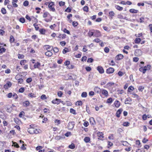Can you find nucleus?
I'll use <instances>...</instances> for the list:
<instances>
[{"label":"nucleus","mask_w":152,"mask_h":152,"mask_svg":"<svg viewBox=\"0 0 152 152\" xmlns=\"http://www.w3.org/2000/svg\"><path fill=\"white\" fill-rule=\"evenodd\" d=\"M123 110L122 108L118 110L116 113V115L117 117L119 118L120 117V115Z\"/></svg>","instance_id":"9d476101"},{"label":"nucleus","mask_w":152,"mask_h":152,"mask_svg":"<svg viewBox=\"0 0 152 152\" xmlns=\"http://www.w3.org/2000/svg\"><path fill=\"white\" fill-rule=\"evenodd\" d=\"M39 129H37L34 128V134H37L39 133Z\"/></svg>","instance_id":"13d9d810"},{"label":"nucleus","mask_w":152,"mask_h":152,"mask_svg":"<svg viewBox=\"0 0 152 152\" xmlns=\"http://www.w3.org/2000/svg\"><path fill=\"white\" fill-rule=\"evenodd\" d=\"M40 63L39 62H37L35 63L34 66V68H39V67L40 66Z\"/></svg>","instance_id":"4be33fe9"},{"label":"nucleus","mask_w":152,"mask_h":152,"mask_svg":"<svg viewBox=\"0 0 152 152\" xmlns=\"http://www.w3.org/2000/svg\"><path fill=\"white\" fill-rule=\"evenodd\" d=\"M88 8L87 6H85L83 8V10L84 11L88 12Z\"/></svg>","instance_id":"de8ad7c7"},{"label":"nucleus","mask_w":152,"mask_h":152,"mask_svg":"<svg viewBox=\"0 0 152 152\" xmlns=\"http://www.w3.org/2000/svg\"><path fill=\"white\" fill-rule=\"evenodd\" d=\"M129 12L132 13H136L138 12V11L137 10H135L133 9H132L129 10Z\"/></svg>","instance_id":"5701e85b"},{"label":"nucleus","mask_w":152,"mask_h":152,"mask_svg":"<svg viewBox=\"0 0 152 152\" xmlns=\"http://www.w3.org/2000/svg\"><path fill=\"white\" fill-rule=\"evenodd\" d=\"M61 102V100L58 99H56L52 101V103L53 104H58Z\"/></svg>","instance_id":"6e6552de"},{"label":"nucleus","mask_w":152,"mask_h":152,"mask_svg":"<svg viewBox=\"0 0 152 152\" xmlns=\"http://www.w3.org/2000/svg\"><path fill=\"white\" fill-rule=\"evenodd\" d=\"M32 80V78L31 77L27 78L26 80V81L27 83H30L31 82Z\"/></svg>","instance_id":"052dcab7"},{"label":"nucleus","mask_w":152,"mask_h":152,"mask_svg":"<svg viewBox=\"0 0 152 152\" xmlns=\"http://www.w3.org/2000/svg\"><path fill=\"white\" fill-rule=\"evenodd\" d=\"M12 142L13 145V146L14 147H16L17 148H19L20 147H19V145L18 144L17 142H14L13 141H12Z\"/></svg>","instance_id":"2f4dec72"},{"label":"nucleus","mask_w":152,"mask_h":152,"mask_svg":"<svg viewBox=\"0 0 152 152\" xmlns=\"http://www.w3.org/2000/svg\"><path fill=\"white\" fill-rule=\"evenodd\" d=\"M24 114H25L24 112L23 111H22L19 114V116L20 118H21L22 117L23 115H24Z\"/></svg>","instance_id":"5fc2aeb1"},{"label":"nucleus","mask_w":152,"mask_h":152,"mask_svg":"<svg viewBox=\"0 0 152 152\" xmlns=\"http://www.w3.org/2000/svg\"><path fill=\"white\" fill-rule=\"evenodd\" d=\"M64 32L65 33H66L68 34H70V32L69 31L67 30L66 28H64Z\"/></svg>","instance_id":"4d7b16f0"},{"label":"nucleus","mask_w":152,"mask_h":152,"mask_svg":"<svg viewBox=\"0 0 152 152\" xmlns=\"http://www.w3.org/2000/svg\"><path fill=\"white\" fill-rule=\"evenodd\" d=\"M29 2L28 1L26 0L24 1L23 3V5L24 6H27L28 5Z\"/></svg>","instance_id":"a18cd8bd"},{"label":"nucleus","mask_w":152,"mask_h":152,"mask_svg":"<svg viewBox=\"0 0 152 152\" xmlns=\"http://www.w3.org/2000/svg\"><path fill=\"white\" fill-rule=\"evenodd\" d=\"M53 50L54 52L55 53H57L59 51V49L58 48L55 47L54 48H53L52 50Z\"/></svg>","instance_id":"4c0bfd02"},{"label":"nucleus","mask_w":152,"mask_h":152,"mask_svg":"<svg viewBox=\"0 0 152 152\" xmlns=\"http://www.w3.org/2000/svg\"><path fill=\"white\" fill-rule=\"evenodd\" d=\"M94 61V60L92 58H88L87 60V62L88 63H92Z\"/></svg>","instance_id":"3c124183"},{"label":"nucleus","mask_w":152,"mask_h":152,"mask_svg":"<svg viewBox=\"0 0 152 152\" xmlns=\"http://www.w3.org/2000/svg\"><path fill=\"white\" fill-rule=\"evenodd\" d=\"M101 92L102 94L106 97H107L108 96V92L107 90L102 89H101Z\"/></svg>","instance_id":"1a4fd4ad"},{"label":"nucleus","mask_w":152,"mask_h":152,"mask_svg":"<svg viewBox=\"0 0 152 152\" xmlns=\"http://www.w3.org/2000/svg\"><path fill=\"white\" fill-rule=\"evenodd\" d=\"M90 122L92 125H94L95 124V121L93 118L91 117L90 118Z\"/></svg>","instance_id":"412c9836"},{"label":"nucleus","mask_w":152,"mask_h":152,"mask_svg":"<svg viewBox=\"0 0 152 152\" xmlns=\"http://www.w3.org/2000/svg\"><path fill=\"white\" fill-rule=\"evenodd\" d=\"M25 90V89L24 88L22 87L20 88L19 90V92L20 93H23Z\"/></svg>","instance_id":"864d4df0"},{"label":"nucleus","mask_w":152,"mask_h":152,"mask_svg":"<svg viewBox=\"0 0 152 152\" xmlns=\"http://www.w3.org/2000/svg\"><path fill=\"white\" fill-rule=\"evenodd\" d=\"M39 31L41 34H44L45 33V29L42 28L39 29Z\"/></svg>","instance_id":"c756f323"},{"label":"nucleus","mask_w":152,"mask_h":152,"mask_svg":"<svg viewBox=\"0 0 152 152\" xmlns=\"http://www.w3.org/2000/svg\"><path fill=\"white\" fill-rule=\"evenodd\" d=\"M30 104V103L29 101H26L23 102V106L25 107H27Z\"/></svg>","instance_id":"2eb2a0df"},{"label":"nucleus","mask_w":152,"mask_h":152,"mask_svg":"<svg viewBox=\"0 0 152 152\" xmlns=\"http://www.w3.org/2000/svg\"><path fill=\"white\" fill-rule=\"evenodd\" d=\"M70 112L74 114L75 115L76 114L75 110L72 108H71L70 110Z\"/></svg>","instance_id":"f704fd0d"},{"label":"nucleus","mask_w":152,"mask_h":152,"mask_svg":"<svg viewBox=\"0 0 152 152\" xmlns=\"http://www.w3.org/2000/svg\"><path fill=\"white\" fill-rule=\"evenodd\" d=\"M51 51H52V50H50L48 51L45 53V55L48 57L51 56L53 55V53L51 52Z\"/></svg>","instance_id":"dca6fc26"},{"label":"nucleus","mask_w":152,"mask_h":152,"mask_svg":"<svg viewBox=\"0 0 152 152\" xmlns=\"http://www.w3.org/2000/svg\"><path fill=\"white\" fill-rule=\"evenodd\" d=\"M139 58H138L137 57H134L133 58V60L134 61L136 62H137L139 60Z\"/></svg>","instance_id":"69168bd1"},{"label":"nucleus","mask_w":152,"mask_h":152,"mask_svg":"<svg viewBox=\"0 0 152 152\" xmlns=\"http://www.w3.org/2000/svg\"><path fill=\"white\" fill-rule=\"evenodd\" d=\"M104 51L106 53H108L109 51V49L108 47H105L104 49Z\"/></svg>","instance_id":"774afa93"},{"label":"nucleus","mask_w":152,"mask_h":152,"mask_svg":"<svg viewBox=\"0 0 152 152\" xmlns=\"http://www.w3.org/2000/svg\"><path fill=\"white\" fill-rule=\"evenodd\" d=\"M115 13L113 11H111L109 12V16L111 17V19H112L113 17L114 16Z\"/></svg>","instance_id":"bb28decb"},{"label":"nucleus","mask_w":152,"mask_h":152,"mask_svg":"<svg viewBox=\"0 0 152 152\" xmlns=\"http://www.w3.org/2000/svg\"><path fill=\"white\" fill-rule=\"evenodd\" d=\"M129 123L128 122H125L123 123V125L124 126H129Z\"/></svg>","instance_id":"c03bdc74"},{"label":"nucleus","mask_w":152,"mask_h":152,"mask_svg":"<svg viewBox=\"0 0 152 152\" xmlns=\"http://www.w3.org/2000/svg\"><path fill=\"white\" fill-rule=\"evenodd\" d=\"M97 69L99 72L100 74H102L104 72V70L103 68L101 66H98L97 67Z\"/></svg>","instance_id":"423d86ee"},{"label":"nucleus","mask_w":152,"mask_h":152,"mask_svg":"<svg viewBox=\"0 0 152 152\" xmlns=\"http://www.w3.org/2000/svg\"><path fill=\"white\" fill-rule=\"evenodd\" d=\"M19 21L22 23H23L25 22V20L24 18H20L19 19Z\"/></svg>","instance_id":"09e8293b"},{"label":"nucleus","mask_w":152,"mask_h":152,"mask_svg":"<svg viewBox=\"0 0 152 152\" xmlns=\"http://www.w3.org/2000/svg\"><path fill=\"white\" fill-rule=\"evenodd\" d=\"M114 104L116 107L118 108L120 106V102L119 101L116 100Z\"/></svg>","instance_id":"aec40b11"},{"label":"nucleus","mask_w":152,"mask_h":152,"mask_svg":"<svg viewBox=\"0 0 152 152\" xmlns=\"http://www.w3.org/2000/svg\"><path fill=\"white\" fill-rule=\"evenodd\" d=\"M56 26V25L54 24L53 25H51L50 26V28L51 29H53Z\"/></svg>","instance_id":"bf43d9fd"},{"label":"nucleus","mask_w":152,"mask_h":152,"mask_svg":"<svg viewBox=\"0 0 152 152\" xmlns=\"http://www.w3.org/2000/svg\"><path fill=\"white\" fill-rule=\"evenodd\" d=\"M151 67V66L150 65H148L147 66H145L144 67H143V68L144 69H145V72H146L147 70H149Z\"/></svg>","instance_id":"393cba45"},{"label":"nucleus","mask_w":152,"mask_h":152,"mask_svg":"<svg viewBox=\"0 0 152 152\" xmlns=\"http://www.w3.org/2000/svg\"><path fill=\"white\" fill-rule=\"evenodd\" d=\"M101 35V33L99 30H94V36H95L96 37H98Z\"/></svg>","instance_id":"39448f33"},{"label":"nucleus","mask_w":152,"mask_h":152,"mask_svg":"<svg viewBox=\"0 0 152 152\" xmlns=\"http://www.w3.org/2000/svg\"><path fill=\"white\" fill-rule=\"evenodd\" d=\"M55 5L54 3L51 2L49 3L48 4V7L50 9V11L53 12H55L56 10L55 8L54 7Z\"/></svg>","instance_id":"f257e3e1"},{"label":"nucleus","mask_w":152,"mask_h":152,"mask_svg":"<svg viewBox=\"0 0 152 152\" xmlns=\"http://www.w3.org/2000/svg\"><path fill=\"white\" fill-rule=\"evenodd\" d=\"M59 4L60 6H63L65 5V3L64 2L61 1L59 2Z\"/></svg>","instance_id":"6e6d98bb"},{"label":"nucleus","mask_w":152,"mask_h":152,"mask_svg":"<svg viewBox=\"0 0 152 152\" xmlns=\"http://www.w3.org/2000/svg\"><path fill=\"white\" fill-rule=\"evenodd\" d=\"M12 96L14 97V98L16 100L18 98L17 95L15 93H14V94L12 95Z\"/></svg>","instance_id":"e2e57ef3"},{"label":"nucleus","mask_w":152,"mask_h":152,"mask_svg":"<svg viewBox=\"0 0 152 152\" xmlns=\"http://www.w3.org/2000/svg\"><path fill=\"white\" fill-rule=\"evenodd\" d=\"M71 11V9L69 7H68L65 10V11L68 12H70Z\"/></svg>","instance_id":"603ef678"},{"label":"nucleus","mask_w":152,"mask_h":152,"mask_svg":"<svg viewBox=\"0 0 152 152\" xmlns=\"http://www.w3.org/2000/svg\"><path fill=\"white\" fill-rule=\"evenodd\" d=\"M84 141L86 143L90 141V138L89 137H86L84 138Z\"/></svg>","instance_id":"c9c22d12"},{"label":"nucleus","mask_w":152,"mask_h":152,"mask_svg":"<svg viewBox=\"0 0 152 152\" xmlns=\"http://www.w3.org/2000/svg\"><path fill=\"white\" fill-rule=\"evenodd\" d=\"M34 128L33 127H30L28 128V132L31 134H34Z\"/></svg>","instance_id":"f3484780"},{"label":"nucleus","mask_w":152,"mask_h":152,"mask_svg":"<svg viewBox=\"0 0 152 152\" xmlns=\"http://www.w3.org/2000/svg\"><path fill=\"white\" fill-rule=\"evenodd\" d=\"M115 7L119 11H121L123 9V7H120L118 5H115Z\"/></svg>","instance_id":"a878e982"},{"label":"nucleus","mask_w":152,"mask_h":152,"mask_svg":"<svg viewBox=\"0 0 152 152\" xmlns=\"http://www.w3.org/2000/svg\"><path fill=\"white\" fill-rule=\"evenodd\" d=\"M41 98L43 100H45L47 99L46 95L45 94L42 95L41 96Z\"/></svg>","instance_id":"0e129e2a"},{"label":"nucleus","mask_w":152,"mask_h":152,"mask_svg":"<svg viewBox=\"0 0 152 152\" xmlns=\"http://www.w3.org/2000/svg\"><path fill=\"white\" fill-rule=\"evenodd\" d=\"M94 91L97 94H100L101 92V89L98 87H95L94 88Z\"/></svg>","instance_id":"ddd939ff"},{"label":"nucleus","mask_w":152,"mask_h":152,"mask_svg":"<svg viewBox=\"0 0 152 152\" xmlns=\"http://www.w3.org/2000/svg\"><path fill=\"white\" fill-rule=\"evenodd\" d=\"M63 94L62 91H59L58 92L57 95L59 97H61L63 95Z\"/></svg>","instance_id":"8fccbe9b"},{"label":"nucleus","mask_w":152,"mask_h":152,"mask_svg":"<svg viewBox=\"0 0 152 152\" xmlns=\"http://www.w3.org/2000/svg\"><path fill=\"white\" fill-rule=\"evenodd\" d=\"M15 39L13 36L11 35L10 37V42L12 43L14 41Z\"/></svg>","instance_id":"e433bc0d"},{"label":"nucleus","mask_w":152,"mask_h":152,"mask_svg":"<svg viewBox=\"0 0 152 152\" xmlns=\"http://www.w3.org/2000/svg\"><path fill=\"white\" fill-rule=\"evenodd\" d=\"M26 61L25 60H23L20 61V64L21 65H24L26 63Z\"/></svg>","instance_id":"37998d69"},{"label":"nucleus","mask_w":152,"mask_h":152,"mask_svg":"<svg viewBox=\"0 0 152 152\" xmlns=\"http://www.w3.org/2000/svg\"><path fill=\"white\" fill-rule=\"evenodd\" d=\"M94 29H91V30L89 31L88 33V36L89 37H91L92 36H94Z\"/></svg>","instance_id":"f8f14e48"},{"label":"nucleus","mask_w":152,"mask_h":152,"mask_svg":"<svg viewBox=\"0 0 152 152\" xmlns=\"http://www.w3.org/2000/svg\"><path fill=\"white\" fill-rule=\"evenodd\" d=\"M6 108L7 109V111L8 112L10 113L11 112L12 108L10 106H7L6 107Z\"/></svg>","instance_id":"b1692460"},{"label":"nucleus","mask_w":152,"mask_h":152,"mask_svg":"<svg viewBox=\"0 0 152 152\" xmlns=\"http://www.w3.org/2000/svg\"><path fill=\"white\" fill-rule=\"evenodd\" d=\"M139 66L141 67L139 69V70L142 72L143 74H145V69L143 68V67L141 65H140Z\"/></svg>","instance_id":"a211bd4d"},{"label":"nucleus","mask_w":152,"mask_h":152,"mask_svg":"<svg viewBox=\"0 0 152 152\" xmlns=\"http://www.w3.org/2000/svg\"><path fill=\"white\" fill-rule=\"evenodd\" d=\"M28 96L31 98H34L36 97L35 94L32 93H29L28 94Z\"/></svg>","instance_id":"72a5a7b5"},{"label":"nucleus","mask_w":152,"mask_h":152,"mask_svg":"<svg viewBox=\"0 0 152 152\" xmlns=\"http://www.w3.org/2000/svg\"><path fill=\"white\" fill-rule=\"evenodd\" d=\"M114 71V69L113 68L109 67L107 69L106 72L108 74H111L113 73Z\"/></svg>","instance_id":"0eeeda50"},{"label":"nucleus","mask_w":152,"mask_h":152,"mask_svg":"<svg viewBox=\"0 0 152 152\" xmlns=\"http://www.w3.org/2000/svg\"><path fill=\"white\" fill-rule=\"evenodd\" d=\"M113 102L112 99L111 98H110L107 99V103H111Z\"/></svg>","instance_id":"58836bf2"},{"label":"nucleus","mask_w":152,"mask_h":152,"mask_svg":"<svg viewBox=\"0 0 152 152\" xmlns=\"http://www.w3.org/2000/svg\"><path fill=\"white\" fill-rule=\"evenodd\" d=\"M75 144L73 143H72L69 146V148L71 149H74L75 148Z\"/></svg>","instance_id":"ea45409f"},{"label":"nucleus","mask_w":152,"mask_h":152,"mask_svg":"<svg viewBox=\"0 0 152 152\" xmlns=\"http://www.w3.org/2000/svg\"><path fill=\"white\" fill-rule=\"evenodd\" d=\"M134 89V88L132 86H130L129 87L128 89V92H131Z\"/></svg>","instance_id":"cd10ccee"},{"label":"nucleus","mask_w":152,"mask_h":152,"mask_svg":"<svg viewBox=\"0 0 152 152\" xmlns=\"http://www.w3.org/2000/svg\"><path fill=\"white\" fill-rule=\"evenodd\" d=\"M75 125V123L74 121L69 122L68 125V127L69 129H72L74 127Z\"/></svg>","instance_id":"f03ea898"},{"label":"nucleus","mask_w":152,"mask_h":152,"mask_svg":"<svg viewBox=\"0 0 152 152\" xmlns=\"http://www.w3.org/2000/svg\"><path fill=\"white\" fill-rule=\"evenodd\" d=\"M124 57V56L121 54H119L117 55L116 56V58L118 60H120L122 59Z\"/></svg>","instance_id":"6ab92c4d"},{"label":"nucleus","mask_w":152,"mask_h":152,"mask_svg":"<svg viewBox=\"0 0 152 152\" xmlns=\"http://www.w3.org/2000/svg\"><path fill=\"white\" fill-rule=\"evenodd\" d=\"M97 135L99 137L98 139L101 140H103V139L104 137L103 136L104 134L102 132H98L96 133Z\"/></svg>","instance_id":"7ed1b4c3"},{"label":"nucleus","mask_w":152,"mask_h":152,"mask_svg":"<svg viewBox=\"0 0 152 152\" xmlns=\"http://www.w3.org/2000/svg\"><path fill=\"white\" fill-rule=\"evenodd\" d=\"M132 101V100L131 98L130 97L127 98L126 99L125 101V104H130Z\"/></svg>","instance_id":"4468645a"},{"label":"nucleus","mask_w":152,"mask_h":152,"mask_svg":"<svg viewBox=\"0 0 152 152\" xmlns=\"http://www.w3.org/2000/svg\"><path fill=\"white\" fill-rule=\"evenodd\" d=\"M11 86V83L10 82H8L7 83L4 85V88L5 89H7L10 87Z\"/></svg>","instance_id":"9b49d317"},{"label":"nucleus","mask_w":152,"mask_h":152,"mask_svg":"<svg viewBox=\"0 0 152 152\" xmlns=\"http://www.w3.org/2000/svg\"><path fill=\"white\" fill-rule=\"evenodd\" d=\"M6 51V49L4 48H2L0 49V53H1L4 52Z\"/></svg>","instance_id":"49530a36"},{"label":"nucleus","mask_w":152,"mask_h":152,"mask_svg":"<svg viewBox=\"0 0 152 152\" xmlns=\"http://www.w3.org/2000/svg\"><path fill=\"white\" fill-rule=\"evenodd\" d=\"M1 13L3 14H5L6 13V11L4 8H3L1 9Z\"/></svg>","instance_id":"a19ab883"},{"label":"nucleus","mask_w":152,"mask_h":152,"mask_svg":"<svg viewBox=\"0 0 152 152\" xmlns=\"http://www.w3.org/2000/svg\"><path fill=\"white\" fill-rule=\"evenodd\" d=\"M45 46H47V48H46V50L48 51V50H50V48H52L51 50H52V48H53V47L52 46H50L49 45H46Z\"/></svg>","instance_id":"79ce46f5"},{"label":"nucleus","mask_w":152,"mask_h":152,"mask_svg":"<svg viewBox=\"0 0 152 152\" xmlns=\"http://www.w3.org/2000/svg\"><path fill=\"white\" fill-rule=\"evenodd\" d=\"M78 23L77 22L73 21L72 22V25L74 27H75L77 26Z\"/></svg>","instance_id":"680f3d73"},{"label":"nucleus","mask_w":152,"mask_h":152,"mask_svg":"<svg viewBox=\"0 0 152 152\" xmlns=\"http://www.w3.org/2000/svg\"><path fill=\"white\" fill-rule=\"evenodd\" d=\"M122 142H123V145L124 146H128V145H129V144L126 141H123Z\"/></svg>","instance_id":"473e14b6"},{"label":"nucleus","mask_w":152,"mask_h":152,"mask_svg":"<svg viewBox=\"0 0 152 152\" xmlns=\"http://www.w3.org/2000/svg\"><path fill=\"white\" fill-rule=\"evenodd\" d=\"M142 54V51L140 49L136 50L134 52V54L135 56H141Z\"/></svg>","instance_id":"20e7f679"},{"label":"nucleus","mask_w":152,"mask_h":152,"mask_svg":"<svg viewBox=\"0 0 152 152\" xmlns=\"http://www.w3.org/2000/svg\"><path fill=\"white\" fill-rule=\"evenodd\" d=\"M48 14V12H44L43 15V17L44 18H46Z\"/></svg>","instance_id":"338daca9"},{"label":"nucleus","mask_w":152,"mask_h":152,"mask_svg":"<svg viewBox=\"0 0 152 152\" xmlns=\"http://www.w3.org/2000/svg\"><path fill=\"white\" fill-rule=\"evenodd\" d=\"M141 41V39L139 38H137L134 40V42L136 43H139Z\"/></svg>","instance_id":"c85d7f7f"},{"label":"nucleus","mask_w":152,"mask_h":152,"mask_svg":"<svg viewBox=\"0 0 152 152\" xmlns=\"http://www.w3.org/2000/svg\"><path fill=\"white\" fill-rule=\"evenodd\" d=\"M87 95V93L86 92H84L82 93L81 96L82 97H86Z\"/></svg>","instance_id":"7c9ffc66"}]
</instances>
